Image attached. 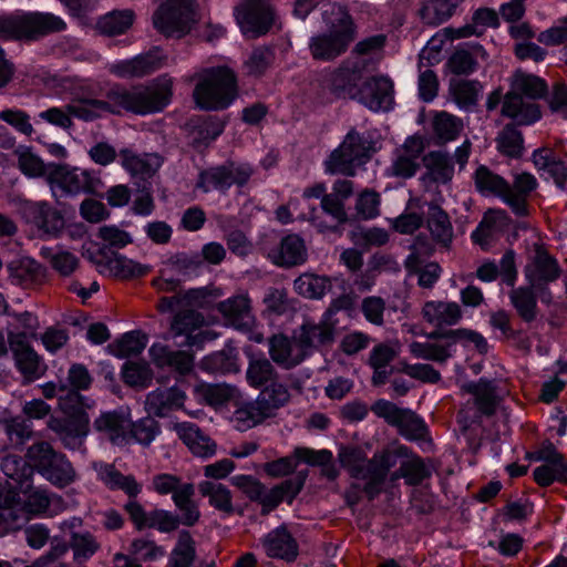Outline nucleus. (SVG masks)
I'll return each mask as SVG.
<instances>
[{"label": "nucleus", "mask_w": 567, "mask_h": 567, "mask_svg": "<svg viewBox=\"0 0 567 567\" xmlns=\"http://www.w3.org/2000/svg\"><path fill=\"white\" fill-rule=\"evenodd\" d=\"M485 50L478 43H473L470 49H457L449 59V68L452 73L457 75H467L474 72L477 68L476 59L484 58Z\"/></svg>", "instance_id": "49530a36"}, {"label": "nucleus", "mask_w": 567, "mask_h": 567, "mask_svg": "<svg viewBox=\"0 0 567 567\" xmlns=\"http://www.w3.org/2000/svg\"><path fill=\"white\" fill-rule=\"evenodd\" d=\"M509 224L511 218L505 210L488 209L476 230L473 231L472 238L475 243L484 246L488 244L494 233L506 230Z\"/></svg>", "instance_id": "a19ab883"}, {"label": "nucleus", "mask_w": 567, "mask_h": 567, "mask_svg": "<svg viewBox=\"0 0 567 567\" xmlns=\"http://www.w3.org/2000/svg\"><path fill=\"white\" fill-rule=\"evenodd\" d=\"M236 11L243 33L252 39L265 35L277 24V14L270 0H243Z\"/></svg>", "instance_id": "ddd939ff"}, {"label": "nucleus", "mask_w": 567, "mask_h": 567, "mask_svg": "<svg viewBox=\"0 0 567 567\" xmlns=\"http://www.w3.org/2000/svg\"><path fill=\"white\" fill-rule=\"evenodd\" d=\"M450 91L460 109L472 111L477 104L482 85L474 80H458L451 83Z\"/></svg>", "instance_id": "864d4df0"}, {"label": "nucleus", "mask_w": 567, "mask_h": 567, "mask_svg": "<svg viewBox=\"0 0 567 567\" xmlns=\"http://www.w3.org/2000/svg\"><path fill=\"white\" fill-rule=\"evenodd\" d=\"M154 489L161 495L172 494L175 506L182 512V524L194 526L200 513L193 501L195 486L193 483H182L181 478L172 474H158L153 478Z\"/></svg>", "instance_id": "9d476101"}, {"label": "nucleus", "mask_w": 567, "mask_h": 567, "mask_svg": "<svg viewBox=\"0 0 567 567\" xmlns=\"http://www.w3.org/2000/svg\"><path fill=\"white\" fill-rule=\"evenodd\" d=\"M328 31L309 40V51L313 60L332 61L343 54L354 40L352 18L346 7L331 3L322 13Z\"/></svg>", "instance_id": "7ed1b4c3"}, {"label": "nucleus", "mask_w": 567, "mask_h": 567, "mask_svg": "<svg viewBox=\"0 0 567 567\" xmlns=\"http://www.w3.org/2000/svg\"><path fill=\"white\" fill-rule=\"evenodd\" d=\"M93 427L114 444L122 445L128 437L131 420L122 412H105L94 421Z\"/></svg>", "instance_id": "f704fd0d"}, {"label": "nucleus", "mask_w": 567, "mask_h": 567, "mask_svg": "<svg viewBox=\"0 0 567 567\" xmlns=\"http://www.w3.org/2000/svg\"><path fill=\"white\" fill-rule=\"evenodd\" d=\"M1 471L8 478L23 484L31 477L33 466L19 455H7L1 461Z\"/></svg>", "instance_id": "338daca9"}, {"label": "nucleus", "mask_w": 567, "mask_h": 567, "mask_svg": "<svg viewBox=\"0 0 567 567\" xmlns=\"http://www.w3.org/2000/svg\"><path fill=\"white\" fill-rule=\"evenodd\" d=\"M162 66L159 50H153L145 54H140L130 60H123L110 64L109 71L121 79L143 78Z\"/></svg>", "instance_id": "a878e982"}, {"label": "nucleus", "mask_w": 567, "mask_h": 567, "mask_svg": "<svg viewBox=\"0 0 567 567\" xmlns=\"http://www.w3.org/2000/svg\"><path fill=\"white\" fill-rule=\"evenodd\" d=\"M80 390L70 389L66 384L59 382V400L61 408L68 416L76 414L91 408L89 400L79 393Z\"/></svg>", "instance_id": "774afa93"}, {"label": "nucleus", "mask_w": 567, "mask_h": 567, "mask_svg": "<svg viewBox=\"0 0 567 567\" xmlns=\"http://www.w3.org/2000/svg\"><path fill=\"white\" fill-rule=\"evenodd\" d=\"M147 344V336L138 330L123 334L110 348H114V354L120 358L135 357L143 352Z\"/></svg>", "instance_id": "680f3d73"}, {"label": "nucleus", "mask_w": 567, "mask_h": 567, "mask_svg": "<svg viewBox=\"0 0 567 567\" xmlns=\"http://www.w3.org/2000/svg\"><path fill=\"white\" fill-rule=\"evenodd\" d=\"M293 288L303 298L320 300L331 291L332 280L327 276L305 272L295 279Z\"/></svg>", "instance_id": "ea45409f"}, {"label": "nucleus", "mask_w": 567, "mask_h": 567, "mask_svg": "<svg viewBox=\"0 0 567 567\" xmlns=\"http://www.w3.org/2000/svg\"><path fill=\"white\" fill-rule=\"evenodd\" d=\"M458 4L460 0H429L422 6L419 13L424 23L439 25L453 16Z\"/></svg>", "instance_id": "8fccbe9b"}, {"label": "nucleus", "mask_w": 567, "mask_h": 567, "mask_svg": "<svg viewBox=\"0 0 567 567\" xmlns=\"http://www.w3.org/2000/svg\"><path fill=\"white\" fill-rule=\"evenodd\" d=\"M353 183L349 179H337L333 183L332 192L323 197V213L329 215L334 225L319 220L317 217V208H312L309 220L320 233H336L340 225L350 220V217L344 207V200L353 194Z\"/></svg>", "instance_id": "2eb2a0df"}, {"label": "nucleus", "mask_w": 567, "mask_h": 567, "mask_svg": "<svg viewBox=\"0 0 567 567\" xmlns=\"http://www.w3.org/2000/svg\"><path fill=\"white\" fill-rule=\"evenodd\" d=\"M462 391L473 395V403L481 414L491 416L495 413L498 404L495 381L481 378L477 382L463 384Z\"/></svg>", "instance_id": "72a5a7b5"}, {"label": "nucleus", "mask_w": 567, "mask_h": 567, "mask_svg": "<svg viewBox=\"0 0 567 567\" xmlns=\"http://www.w3.org/2000/svg\"><path fill=\"white\" fill-rule=\"evenodd\" d=\"M260 390L257 399L270 416H274L277 410L285 406L290 400L288 386L280 382V379L264 385Z\"/></svg>", "instance_id": "09e8293b"}, {"label": "nucleus", "mask_w": 567, "mask_h": 567, "mask_svg": "<svg viewBox=\"0 0 567 567\" xmlns=\"http://www.w3.org/2000/svg\"><path fill=\"white\" fill-rule=\"evenodd\" d=\"M14 153L18 156V166L23 174L30 177L44 175H48V178L50 177V166L54 165L53 163L45 165L39 156L25 146H19Z\"/></svg>", "instance_id": "e2e57ef3"}, {"label": "nucleus", "mask_w": 567, "mask_h": 567, "mask_svg": "<svg viewBox=\"0 0 567 567\" xmlns=\"http://www.w3.org/2000/svg\"><path fill=\"white\" fill-rule=\"evenodd\" d=\"M463 121L445 111L436 112L432 118V128L439 143L455 140L463 130Z\"/></svg>", "instance_id": "603ef678"}, {"label": "nucleus", "mask_w": 567, "mask_h": 567, "mask_svg": "<svg viewBox=\"0 0 567 567\" xmlns=\"http://www.w3.org/2000/svg\"><path fill=\"white\" fill-rule=\"evenodd\" d=\"M216 308L227 323L236 329L248 330L255 322L251 300L247 293H238L220 301Z\"/></svg>", "instance_id": "bb28decb"}, {"label": "nucleus", "mask_w": 567, "mask_h": 567, "mask_svg": "<svg viewBox=\"0 0 567 567\" xmlns=\"http://www.w3.org/2000/svg\"><path fill=\"white\" fill-rule=\"evenodd\" d=\"M172 96V80L159 78L152 85H136L126 89L114 84L104 93L102 103L109 114L120 115L123 112L145 115L161 112Z\"/></svg>", "instance_id": "f03ea898"}, {"label": "nucleus", "mask_w": 567, "mask_h": 567, "mask_svg": "<svg viewBox=\"0 0 567 567\" xmlns=\"http://www.w3.org/2000/svg\"><path fill=\"white\" fill-rule=\"evenodd\" d=\"M547 93V84L539 76L516 71L513 75L512 90L504 96L502 114L519 125H530L540 116L539 105L525 101L542 99Z\"/></svg>", "instance_id": "20e7f679"}, {"label": "nucleus", "mask_w": 567, "mask_h": 567, "mask_svg": "<svg viewBox=\"0 0 567 567\" xmlns=\"http://www.w3.org/2000/svg\"><path fill=\"white\" fill-rule=\"evenodd\" d=\"M261 543L267 556L270 558L292 563L298 557V544L285 525L269 532L262 538Z\"/></svg>", "instance_id": "cd10ccee"}, {"label": "nucleus", "mask_w": 567, "mask_h": 567, "mask_svg": "<svg viewBox=\"0 0 567 567\" xmlns=\"http://www.w3.org/2000/svg\"><path fill=\"white\" fill-rule=\"evenodd\" d=\"M185 399V393L176 386L156 389L147 394L145 409L150 415L165 417L172 411L181 409Z\"/></svg>", "instance_id": "c756f323"}, {"label": "nucleus", "mask_w": 567, "mask_h": 567, "mask_svg": "<svg viewBox=\"0 0 567 567\" xmlns=\"http://www.w3.org/2000/svg\"><path fill=\"white\" fill-rule=\"evenodd\" d=\"M524 275L529 285L544 289V286H548L559 278L560 268L556 259L538 246L533 258L525 266Z\"/></svg>", "instance_id": "5701e85b"}, {"label": "nucleus", "mask_w": 567, "mask_h": 567, "mask_svg": "<svg viewBox=\"0 0 567 567\" xmlns=\"http://www.w3.org/2000/svg\"><path fill=\"white\" fill-rule=\"evenodd\" d=\"M423 318L426 322L436 328L445 326H455L462 319L461 306L456 302L447 301H427L422 309Z\"/></svg>", "instance_id": "4c0bfd02"}, {"label": "nucleus", "mask_w": 567, "mask_h": 567, "mask_svg": "<svg viewBox=\"0 0 567 567\" xmlns=\"http://www.w3.org/2000/svg\"><path fill=\"white\" fill-rule=\"evenodd\" d=\"M400 458H403V471L405 472V483L408 485H420L424 480L432 475V466L420 456L410 455L409 449L408 456H401Z\"/></svg>", "instance_id": "0e129e2a"}, {"label": "nucleus", "mask_w": 567, "mask_h": 567, "mask_svg": "<svg viewBox=\"0 0 567 567\" xmlns=\"http://www.w3.org/2000/svg\"><path fill=\"white\" fill-rule=\"evenodd\" d=\"M134 17V12L130 9L121 11L115 10L102 17L97 25L102 33L117 35L131 28Z\"/></svg>", "instance_id": "052dcab7"}, {"label": "nucleus", "mask_w": 567, "mask_h": 567, "mask_svg": "<svg viewBox=\"0 0 567 567\" xmlns=\"http://www.w3.org/2000/svg\"><path fill=\"white\" fill-rule=\"evenodd\" d=\"M401 456H408L406 446L384 450L375 453L370 460L359 446L341 445L338 453L341 466L350 476L355 481H364L363 492L369 501H373L382 493L390 470L398 464Z\"/></svg>", "instance_id": "f257e3e1"}, {"label": "nucleus", "mask_w": 567, "mask_h": 567, "mask_svg": "<svg viewBox=\"0 0 567 567\" xmlns=\"http://www.w3.org/2000/svg\"><path fill=\"white\" fill-rule=\"evenodd\" d=\"M252 169L248 165H236L228 162L223 165L204 169L198 175L196 184L204 193L218 190L225 194L233 185L243 187L247 184Z\"/></svg>", "instance_id": "dca6fc26"}, {"label": "nucleus", "mask_w": 567, "mask_h": 567, "mask_svg": "<svg viewBox=\"0 0 567 567\" xmlns=\"http://www.w3.org/2000/svg\"><path fill=\"white\" fill-rule=\"evenodd\" d=\"M27 460L47 481L58 487L73 483L76 472L68 457L55 451L49 442L40 441L28 447Z\"/></svg>", "instance_id": "6e6552de"}, {"label": "nucleus", "mask_w": 567, "mask_h": 567, "mask_svg": "<svg viewBox=\"0 0 567 567\" xmlns=\"http://www.w3.org/2000/svg\"><path fill=\"white\" fill-rule=\"evenodd\" d=\"M49 183L58 185L69 195L81 193L97 195L103 188L99 172L78 167L70 168L66 165L59 164L50 166Z\"/></svg>", "instance_id": "4468645a"}, {"label": "nucleus", "mask_w": 567, "mask_h": 567, "mask_svg": "<svg viewBox=\"0 0 567 567\" xmlns=\"http://www.w3.org/2000/svg\"><path fill=\"white\" fill-rule=\"evenodd\" d=\"M536 186L537 181L529 173L515 175L513 185L508 184L505 203L517 216H526L528 214L526 198L536 188Z\"/></svg>", "instance_id": "e433bc0d"}, {"label": "nucleus", "mask_w": 567, "mask_h": 567, "mask_svg": "<svg viewBox=\"0 0 567 567\" xmlns=\"http://www.w3.org/2000/svg\"><path fill=\"white\" fill-rule=\"evenodd\" d=\"M205 324V317L200 312L193 309L181 310L171 322V332L178 347L200 348L218 336L214 330L204 329Z\"/></svg>", "instance_id": "f8f14e48"}, {"label": "nucleus", "mask_w": 567, "mask_h": 567, "mask_svg": "<svg viewBox=\"0 0 567 567\" xmlns=\"http://www.w3.org/2000/svg\"><path fill=\"white\" fill-rule=\"evenodd\" d=\"M97 478L111 491H122L128 498H136L142 492L140 484L133 475H123L114 464L93 463Z\"/></svg>", "instance_id": "c85d7f7f"}, {"label": "nucleus", "mask_w": 567, "mask_h": 567, "mask_svg": "<svg viewBox=\"0 0 567 567\" xmlns=\"http://www.w3.org/2000/svg\"><path fill=\"white\" fill-rule=\"evenodd\" d=\"M174 430L194 455L208 457L215 454L216 444L196 424L190 422L176 423Z\"/></svg>", "instance_id": "473e14b6"}, {"label": "nucleus", "mask_w": 567, "mask_h": 567, "mask_svg": "<svg viewBox=\"0 0 567 567\" xmlns=\"http://www.w3.org/2000/svg\"><path fill=\"white\" fill-rule=\"evenodd\" d=\"M375 152V142L370 134L351 128L324 161V169L329 174L354 176L357 168L368 163Z\"/></svg>", "instance_id": "423d86ee"}, {"label": "nucleus", "mask_w": 567, "mask_h": 567, "mask_svg": "<svg viewBox=\"0 0 567 567\" xmlns=\"http://www.w3.org/2000/svg\"><path fill=\"white\" fill-rule=\"evenodd\" d=\"M199 82L194 89L196 104L204 110H224L228 107L237 95V81L235 73L227 66H217L203 70Z\"/></svg>", "instance_id": "39448f33"}, {"label": "nucleus", "mask_w": 567, "mask_h": 567, "mask_svg": "<svg viewBox=\"0 0 567 567\" xmlns=\"http://www.w3.org/2000/svg\"><path fill=\"white\" fill-rule=\"evenodd\" d=\"M534 478L540 486H549L555 481L567 482V460L561 455L534 470Z\"/></svg>", "instance_id": "13d9d810"}, {"label": "nucleus", "mask_w": 567, "mask_h": 567, "mask_svg": "<svg viewBox=\"0 0 567 567\" xmlns=\"http://www.w3.org/2000/svg\"><path fill=\"white\" fill-rule=\"evenodd\" d=\"M7 268L12 281L25 287L42 281L47 274L43 265L28 256L10 261Z\"/></svg>", "instance_id": "58836bf2"}, {"label": "nucleus", "mask_w": 567, "mask_h": 567, "mask_svg": "<svg viewBox=\"0 0 567 567\" xmlns=\"http://www.w3.org/2000/svg\"><path fill=\"white\" fill-rule=\"evenodd\" d=\"M512 288L513 289L508 295L512 306L515 308L517 315L523 321L527 323L533 322L538 315L535 287L528 284L527 286Z\"/></svg>", "instance_id": "79ce46f5"}, {"label": "nucleus", "mask_w": 567, "mask_h": 567, "mask_svg": "<svg viewBox=\"0 0 567 567\" xmlns=\"http://www.w3.org/2000/svg\"><path fill=\"white\" fill-rule=\"evenodd\" d=\"M90 419L86 412L80 411L64 419L51 417L48 426L62 442L65 449L75 451L83 446L89 433Z\"/></svg>", "instance_id": "a211bd4d"}, {"label": "nucleus", "mask_w": 567, "mask_h": 567, "mask_svg": "<svg viewBox=\"0 0 567 567\" xmlns=\"http://www.w3.org/2000/svg\"><path fill=\"white\" fill-rule=\"evenodd\" d=\"M425 172L420 181L426 189L433 186L447 185L454 177V161L447 152L431 151L422 156Z\"/></svg>", "instance_id": "aec40b11"}, {"label": "nucleus", "mask_w": 567, "mask_h": 567, "mask_svg": "<svg viewBox=\"0 0 567 567\" xmlns=\"http://www.w3.org/2000/svg\"><path fill=\"white\" fill-rule=\"evenodd\" d=\"M272 261L281 267L290 268L302 265L308 258V251L303 238L297 234L285 236L278 249L270 254Z\"/></svg>", "instance_id": "2f4dec72"}, {"label": "nucleus", "mask_w": 567, "mask_h": 567, "mask_svg": "<svg viewBox=\"0 0 567 567\" xmlns=\"http://www.w3.org/2000/svg\"><path fill=\"white\" fill-rule=\"evenodd\" d=\"M474 181L480 193L499 196L505 202L506 193L508 192V183L502 176L482 165L476 169Z\"/></svg>", "instance_id": "5fc2aeb1"}, {"label": "nucleus", "mask_w": 567, "mask_h": 567, "mask_svg": "<svg viewBox=\"0 0 567 567\" xmlns=\"http://www.w3.org/2000/svg\"><path fill=\"white\" fill-rule=\"evenodd\" d=\"M19 213L28 225L37 229L40 238H58L64 230L63 214L45 200H23Z\"/></svg>", "instance_id": "9b49d317"}, {"label": "nucleus", "mask_w": 567, "mask_h": 567, "mask_svg": "<svg viewBox=\"0 0 567 567\" xmlns=\"http://www.w3.org/2000/svg\"><path fill=\"white\" fill-rule=\"evenodd\" d=\"M8 344L12 353L16 368L29 381L42 377L47 365L42 358L32 348L27 332L8 331Z\"/></svg>", "instance_id": "f3484780"}, {"label": "nucleus", "mask_w": 567, "mask_h": 567, "mask_svg": "<svg viewBox=\"0 0 567 567\" xmlns=\"http://www.w3.org/2000/svg\"><path fill=\"white\" fill-rule=\"evenodd\" d=\"M427 228L439 244L447 247L453 238V227L449 215L436 204H427Z\"/></svg>", "instance_id": "37998d69"}, {"label": "nucleus", "mask_w": 567, "mask_h": 567, "mask_svg": "<svg viewBox=\"0 0 567 567\" xmlns=\"http://www.w3.org/2000/svg\"><path fill=\"white\" fill-rule=\"evenodd\" d=\"M122 165L134 176L151 177L158 168L156 155L138 156L128 150L121 151Z\"/></svg>", "instance_id": "4d7b16f0"}, {"label": "nucleus", "mask_w": 567, "mask_h": 567, "mask_svg": "<svg viewBox=\"0 0 567 567\" xmlns=\"http://www.w3.org/2000/svg\"><path fill=\"white\" fill-rule=\"evenodd\" d=\"M365 64L359 60H346L334 70L329 80L330 92L336 97L358 99L359 82L363 78Z\"/></svg>", "instance_id": "6ab92c4d"}, {"label": "nucleus", "mask_w": 567, "mask_h": 567, "mask_svg": "<svg viewBox=\"0 0 567 567\" xmlns=\"http://www.w3.org/2000/svg\"><path fill=\"white\" fill-rule=\"evenodd\" d=\"M308 476V471H299L293 477L288 478L274 486L270 491L262 493L259 501L261 505V515L266 516L274 511L284 499L291 504L296 496L301 492Z\"/></svg>", "instance_id": "393cba45"}, {"label": "nucleus", "mask_w": 567, "mask_h": 567, "mask_svg": "<svg viewBox=\"0 0 567 567\" xmlns=\"http://www.w3.org/2000/svg\"><path fill=\"white\" fill-rule=\"evenodd\" d=\"M269 359L285 370L298 367L306 355L302 349L284 333H276L268 338Z\"/></svg>", "instance_id": "b1692460"}, {"label": "nucleus", "mask_w": 567, "mask_h": 567, "mask_svg": "<svg viewBox=\"0 0 567 567\" xmlns=\"http://www.w3.org/2000/svg\"><path fill=\"white\" fill-rule=\"evenodd\" d=\"M334 338L336 328L326 320L319 323L306 322L298 330L293 331L295 343L302 349L306 358L313 350L332 344Z\"/></svg>", "instance_id": "4be33fe9"}, {"label": "nucleus", "mask_w": 567, "mask_h": 567, "mask_svg": "<svg viewBox=\"0 0 567 567\" xmlns=\"http://www.w3.org/2000/svg\"><path fill=\"white\" fill-rule=\"evenodd\" d=\"M280 379L275 363L262 353H249L246 369V381L254 389H261Z\"/></svg>", "instance_id": "c9c22d12"}, {"label": "nucleus", "mask_w": 567, "mask_h": 567, "mask_svg": "<svg viewBox=\"0 0 567 567\" xmlns=\"http://www.w3.org/2000/svg\"><path fill=\"white\" fill-rule=\"evenodd\" d=\"M197 487L200 495L208 498L212 507L226 515L234 513L233 495L227 486L216 481H203Z\"/></svg>", "instance_id": "c03bdc74"}, {"label": "nucleus", "mask_w": 567, "mask_h": 567, "mask_svg": "<svg viewBox=\"0 0 567 567\" xmlns=\"http://www.w3.org/2000/svg\"><path fill=\"white\" fill-rule=\"evenodd\" d=\"M65 28V22L53 13L25 12L0 18V39L37 41Z\"/></svg>", "instance_id": "0eeeda50"}, {"label": "nucleus", "mask_w": 567, "mask_h": 567, "mask_svg": "<svg viewBox=\"0 0 567 567\" xmlns=\"http://www.w3.org/2000/svg\"><path fill=\"white\" fill-rule=\"evenodd\" d=\"M358 101L371 111H389L393 104V83L385 76L367 79L358 95Z\"/></svg>", "instance_id": "412c9836"}, {"label": "nucleus", "mask_w": 567, "mask_h": 567, "mask_svg": "<svg viewBox=\"0 0 567 567\" xmlns=\"http://www.w3.org/2000/svg\"><path fill=\"white\" fill-rule=\"evenodd\" d=\"M487 27H498V16L496 11L488 8L477 9L472 18V23L456 29H449L453 39L467 38L471 35L480 37Z\"/></svg>", "instance_id": "a18cd8bd"}, {"label": "nucleus", "mask_w": 567, "mask_h": 567, "mask_svg": "<svg viewBox=\"0 0 567 567\" xmlns=\"http://www.w3.org/2000/svg\"><path fill=\"white\" fill-rule=\"evenodd\" d=\"M517 123L506 124L496 137L497 150L505 156L519 158L524 153V138Z\"/></svg>", "instance_id": "3c124183"}, {"label": "nucleus", "mask_w": 567, "mask_h": 567, "mask_svg": "<svg viewBox=\"0 0 567 567\" xmlns=\"http://www.w3.org/2000/svg\"><path fill=\"white\" fill-rule=\"evenodd\" d=\"M220 296L221 290L210 285L189 289L183 296L171 297L167 301H169L171 305L176 301L183 302V305L189 307L206 308Z\"/></svg>", "instance_id": "bf43d9fd"}, {"label": "nucleus", "mask_w": 567, "mask_h": 567, "mask_svg": "<svg viewBox=\"0 0 567 567\" xmlns=\"http://www.w3.org/2000/svg\"><path fill=\"white\" fill-rule=\"evenodd\" d=\"M271 417L258 399L238 406L233 414V422L238 431L249 430L266 419Z\"/></svg>", "instance_id": "de8ad7c7"}, {"label": "nucleus", "mask_w": 567, "mask_h": 567, "mask_svg": "<svg viewBox=\"0 0 567 567\" xmlns=\"http://www.w3.org/2000/svg\"><path fill=\"white\" fill-rule=\"evenodd\" d=\"M69 546L73 550L74 560L78 563L90 559L100 549V544L90 532H72Z\"/></svg>", "instance_id": "69168bd1"}, {"label": "nucleus", "mask_w": 567, "mask_h": 567, "mask_svg": "<svg viewBox=\"0 0 567 567\" xmlns=\"http://www.w3.org/2000/svg\"><path fill=\"white\" fill-rule=\"evenodd\" d=\"M153 362L159 368H169L182 375L188 374L194 367V357L184 350H172L162 343H154L150 350Z\"/></svg>", "instance_id": "7c9ffc66"}, {"label": "nucleus", "mask_w": 567, "mask_h": 567, "mask_svg": "<svg viewBox=\"0 0 567 567\" xmlns=\"http://www.w3.org/2000/svg\"><path fill=\"white\" fill-rule=\"evenodd\" d=\"M195 22L194 0H166L153 14L154 28L166 37L181 38Z\"/></svg>", "instance_id": "1a4fd4ad"}, {"label": "nucleus", "mask_w": 567, "mask_h": 567, "mask_svg": "<svg viewBox=\"0 0 567 567\" xmlns=\"http://www.w3.org/2000/svg\"><path fill=\"white\" fill-rule=\"evenodd\" d=\"M196 558L195 540L189 532L182 530L177 543L169 554L166 567H190Z\"/></svg>", "instance_id": "6e6d98bb"}]
</instances>
